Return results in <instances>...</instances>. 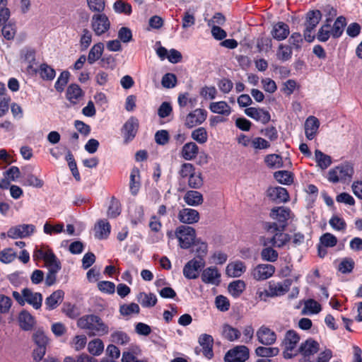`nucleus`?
<instances>
[{
    "label": "nucleus",
    "instance_id": "nucleus-1",
    "mask_svg": "<svg viewBox=\"0 0 362 362\" xmlns=\"http://www.w3.org/2000/svg\"><path fill=\"white\" fill-rule=\"evenodd\" d=\"M77 325L81 329H87L95 335L103 336L109 332L108 326L95 315H86L80 317Z\"/></svg>",
    "mask_w": 362,
    "mask_h": 362
},
{
    "label": "nucleus",
    "instance_id": "nucleus-2",
    "mask_svg": "<svg viewBox=\"0 0 362 362\" xmlns=\"http://www.w3.org/2000/svg\"><path fill=\"white\" fill-rule=\"evenodd\" d=\"M33 257L35 260L43 259L48 269L62 268L59 259L48 245L36 246L33 251Z\"/></svg>",
    "mask_w": 362,
    "mask_h": 362
},
{
    "label": "nucleus",
    "instance_id": "nucleus-3",
    "mask_svg": "<svg viewBox=\"0 0 362 362\" xmlns=\"http://www.w3.org/2000/svg\"><path fill=\"white\" fill-rule=\"evenodd\" d=\"M299 334L293 329L288 330L282 341L284 348L283 356L286 359H291L298 354L297 346L300 341Z\"/></svg>",
    "mask_w": 362,
    "mask_h": 362
},
{
    "label": "nucleus",
    "instance_id": "nucleus-4",
    "mask_svg": "<svg viewBox=\"0 0 362 362\" xmlns=\"http://www.w3.org/2000/svg\"><path fill=\"white\" fill-rule=\"evenodd\" d=\"M168 236L170 238L175 236L178 240L181 248L188 249L194 242L196 232L192 227L180 226L176 228L174 235L172 232H169Z\"/></svg>",
    "mask_w": 362,
    "mask_h": 362
},
{
    "label": "nucleus",
    "instance_id": "nucleus-5",
    "mask_svg": "<svg viewBox=\"0 0 362 362\" xmlns=\"http://www.w3.org/2000/svg\"><path fill=\"white\" fill-rule=\"evenodd\" d=\"M353 168L348 163L340 164L328 172L327 178L332 183L343 182L351 178Z\"/></svg>",
    "mask_w": 362,
    "mask_h": 362
},
{
    "label": "nucleus",
    "instance_id": "nucleus-6",
    "mask_svg": "<svg viewBox=\"0 0 362 362\" xmlns=\"http://www.w3.org/2000/svg\"><path fill=\"white\" fill-rule=\"evenodd\" d=\"M322 14L319 10L310 11L307 13L305 22L304 38L307 42H311L315 39L313 34L315 28L321 20Z\"/></svg>",
    "mask_w": 362,
    "mask_h": 362
},
{
    "label": "nucleus",
    "instance_id": "nucleus-7",
    "mask_svg": "<svg viewBox=\"0 0 362 362\" xmlns=\"http://www.w3.org/2000/svg\"><path fill=\"white\" fill-rule=\"evenodd\" d=\"M320 350V344L312 338L302 342L298 348V354L302 355L300 362H313V356Z\"/></svg>",
    "mask_w": 362,
    "mask_h": 362
},
{
    "label": "nucleus",
    "instance_id": "nucleus-8",
    "mask_svg": "<svg viewBox=\"0 0 362 362\" xmlns=\"http://www.w3.org/2000/svg\"><path fill=\"white\" fill-rule=\"evenodd\" d=\"M205 261L198 256L187 262L183 268V275L187 279H195L199 276V272L204 267Z\"/></svg>",
    "mask_w": 362,
    "mask_h": 362
},
{
    "label": "nucleus",
    "instance_id": "nucleus-9",
    "mask_svg": "<svg viewBox=\"0 0 362 362\" xmlns=\"http://www.w3.org/2000/svg\"><path fill=\"white\" fill-rule=\"evenodd\" d=\"M110 28V21L105 13H96L91 18V28L95 35L100 36Z\"/></svg>",
    "mask_w": 362,
    "mask_h": 362
},
{
    "label": "nucleus",
    "instance_id": "nucleus-10",
    "mask_svg": "<svg viewBox=\"0 0 362 362\" xmlns=\"http://www.w3.org/2000/svg\"><path fill=\"white\" fill-rule=\"evenodd\" d=\"M35 226L33 224H19L11 227L7 231V236L12 239L25 238L33 235Z\"/></svg>",
    "mask_w": 362,
    "mask_h": 362
},
{
    "label": "nucleus",
    "instance_id": "nucleus-11",
    "mask_svg": "<svg viewBox=\"0 0 362 362\" xmlns=\"http://www.w3.org/2000/svg\"><path fill=\"white\" fill-rule=\"evenodd\" d=\"M249 357V349L245 346H237L225 355L226 362H245Z\"/></svg>",
    "mask_w": 362,
    "mask_h": 362
},
{
    "label": "nucleus",
    "instance_id": "nucleus-12",
    "mask_svg": "<svg viewBox=\"0 0 362 362\" xmlns=\"http://www.w3.org/2000/svg\"><path fill=\"white\" fill-rule=\"evenodd\" d=\"M270 217L286 228L288 220L293 218V214L287 207L278 206L272 209Z\"/></svg>",
    "mask_w": 362,
    "mask_h": 362
},
{
    "label": "nucleus",
    "instance_id": "nucleus-13",
    "mask_svg": "<svg viewBox=\"0 0 362 362\" xmlns=\"http://www.w3.org/2000/svg\"><path fill=\"white\" fill-rule=\"evenodd\" d=\"M274 272V266L269 264H259L251 271V275L257 281H264L272 276Z\"/></svg>",
    "mask_w": 362,
    "mask_h": 362
},
{
    "label": "nucleus",
    "instance_id": "nucleus-14",
    "mask_svg": "<svg viewBox=\"0 0 362 362\" xmlns=\"http://www.w3.org/2000/svg\"><path fill=\"white\" fill-rule=\"evenodd\" d=\"M258 341L264 346H271L275 344L277 336L274 331L269 327L262 325L256 332Z\"/></svg>",
    "mask_w": 362,
    "mask_h": 362
},
{
    "label": "nucleus",
    "instance_id": "nucleus-15",
    "mask_svg": "<svg viewBox=\"0 0 362 362\" xmlns=\"http://www.w3.org/2000/svg\"><path fill=\"white\" fill-rule=\"evenodd\" d=\"M206 117L207 112L204 109L197 108L186 116L185 125L187 128H192L202 124Z\"/></svg>",
    "mask_w": 362,
    "mask_h": 362
},
{
    "label": "nucleus",
    "instance_id": "nucleus-16",
    "mask_svg": "<svg viewBox=\"0 0 362 362\" xmlns=\"http://www.w3.org/2000/svg\"><path fill=\"white\" fill-rule=\"evenodd\" d=\"M198 343L202 347V353L207 359L214 357V338L208 334H202L198 338Z\"/></svg>",
    "mask_w": 362,
    "mask_h": 362
},
{
    "label": "nucleus",
    "instance_id": "nucleus-17",
    "mask_svg": "<svg viewBox=\"0 0 362 362\" xmlns=\"http://www.w3.org/2000/svg\"><path fill=\"white\" fill-rule=\"evenodd\" d=\"M202 281L207 284L218 286L221 282V273L215 267H209L202 271Z\"/></svg>",
    "mask_w": 362,
    "mask_h": 362
},
{
    "label": "nucleus",
    "instance_id": "nucleus-18",
    "mask_svg": "<svg viewBox=\"0 0 362 362\" xmlns=\"http://www.w3.org/2000/svg\"><path fill=\"white\" fill-rule=\"evenodd\" d=\"M245 113L248 117L261 122L263 124H267L271 119L269 112L263 108H257L253 107H247L245 110Z\"/></svg>",
    "mask_w": 362,
    "mask_h": 362
},
{
    "label": "nucleus",
    "instance_id": "nucleus-19",
    "mask_svg": "<svg viewBox=\"0 0 362 362\" xmlns=\"http://www.w3.org/2000/svg\"><path fill=\"white\" fill-rule=\"evenodd\" d=\"M290 241V236L288 234L284 233L281 230L279 233L274 234L272 238H264L263 245H272L273 247H282Z\"/></svg>",
    "mask_w": 362,
    "mask_h": 362
},
{
    "label": "nucleus",
    "instance_id": "nucleus-20",
    "mask_svg": "<svg viewBox=\"0 0 362 362\" xmlns=\"http://www.w3.org/2000/svg\"><path fill=\"white\" fill-rule=\"evenodd\" d=\"M22 293L25 297V298H23L25 300V303H28L36 310L41 308L42 303V295L40 293L34 292L31 289L25 288L22 290Z\"/></svg>",
    "mask_w": 362,
    "mask_h": 362
},
{
    "label": "nucleus",
    "instance_id": "nucleus-21",
    "mask_svg": "<svg viewBox=\"0 0 362 362\" xmlns=\"http://www.w3.org/2000/svg\"><path fill=\"white\" fill-rule=\"evenodd\" d=\"M177 218L181 223L185 224H193L199 221V214L195 209L185 208L179 211Z\"/></svg>",
    "mask_w": 362,
    "mask_h": 362
},
{
    "label": "nucleus",
    "instance_id": "nucleus-22",
    "mask_svg": "<svg viewBox=\"0 0 362 362\" xmlns=\"http://www.w3.org/2000/svg\"><path fill=\"white\" fill-rule=\"evenodd\" d=\"M139 120L134 117H130L124 124L122 133L127 141L132 140L138 131Z\"/></svg>",
    "mask_w": 362,
    "mask_h": 362
},
{
    "label": "nucleus",
    "instance_id": "nucleus-23",
    "mask_svg": "<svg viewBox=\"0 0 362 362\" xmlns=\"http://www.w3.org/2000/svg\"><path fill=\"white\" fill-rule=\"evenodd\" d=\"M267 196L276 203H284L289 199L287 190L281 187H269L267 189Z\"/></svg>",
    "mask_w": 362,
    "mask_h": 362
},
{
    "label": "nucleus",
    "instance_id": "nucleus-24",
    "mask_svg": "<svg viewBox=\"0 0 362 362\" xmlns=\"http://www.w3.org/2000/svg\"><path fill=\"white\" fill-rule=\"evenodd\" d=\"M320 121L315 116H309L305 122V134L308 140H313L317 135L320 127Z\"/></svg>",
    "mask_w": 362,
    "mask_h": 362
},
{
    "label": "nucleus",
    "instance_id": "nucleus-25",
    "mask_svg": "<svg viewBox=\"0 0 362 362\" xmlns=\"http://www.w3.org/2000/svg\"><path fill=\"white\" fill-rule=\"evenodd\" d=\"M83 95L84 93L78 85L72 83L67 87L66 98L71 105H77L83 98Z\"/></svg>",
    "mask_w": 362,
    "mask_h": 362
},
{
    "label": "nucleus",
    "instance_id": "nucleus-26",
    "mask_svg": "<svg viewBox=\"0 0 362 362\" xmlns=\"http://www.w3.org/2000/svg\"><path fill=\"white\" fill-rule=\"evenodd\" d=\"M94 230L96 238L99 240L106 239L110 233L111 226L107 220L102 219L95 225Z\"/></svg>",
    "mask_w": 362,
    "mask_h": 362
},
{
    "label": "nucleus",
    "instance_id": "nucleus-27",
    "mask_svg": "<svg viewBox=\"0 0 362 362\" xmlns=\"http://www.w3.org/2000/svg\"><path fill=\"white\" fill-rule=\"evenodd\" d=\"M64 292L62 290L54 291L45 299V308L47 310L55 309L63 300Z\"/></svg>",
    "mask_w": 362,
    "mask_h": 362
},
{
    "label": "nucleus",
    "instance_id": "nucleus-28",
    "mask_svg": "<svg viewBox=\"0 0 362 362\" xmlns=\"http://www.w3.org/2000/svg\"><path fill=\"white\" fill-rule=\"evenodd\" d=\"M246 271V266L241 261L229 263L226 269V274L230 277H240Z\"/></svg>",
    "mask_w": 362,
    "mask_h": 362
},
{
    "label": "nucleus",
    "instance_id": "nucleus-29",
    "mask_svg": "<svg viewBox=\"0 0 362 362\" xmlns=\"http://www.w3.org/2000/svg\"><path fill=\"white\" fill-rule=\"evenodd\" d=\"M289 33L288 25L285 23L279 22L273 26L272 35L276 40L281 41L288 36Z\"/></svg>",
    "mask_w": 362,
    "mask_h": 362
},
{
    "label": "nucleus",
    "instance_id": "nucleus-30",
    "mask_svg": "<svg viewBox=\"0 0 362 362\" xmlns=\"http://www.w3.org/2000/svg\"><path fill=\"white\" fill-rule=\"evenodd\" d=\"M209 110L215 114L221 115L226 117L229 116L232 109L226 101L212 102L209 105Z\"/></svg>",
    "mask_w": 362,
    "mask_h": 362
},
{
    "label": "nucleus",
    "instance_id": "nucleus-31",
    "mask_svg": "<svg viewBox=\"0 0 362 362\" xmlns=\"http://www.w3.org/2000/svg\"><path fill=\"white\" fill-rule=\"evenodd\" d=\"M241 333L240 330L228 324H223L221 327V336L229 341L239 339Z\"/></svg>",
    "mask_w": 362,
    "mask_h": 362
},
{
    "label": "nucleus",
    "instance_id": "nucleus-32",
    "mask_svg": "<svg viewBox=\"0 0 362 362\" xmlns=\"http://www.w3.org/2000/svg\"><path fill=\"white\" fill-rule=\"evenodd\" d=\"M290 284L287 282L269 283V292L270 297H276L284 295L289 289Z\"/></svg>",
    "mask_w": 362,
    "mask_h": 362
},
{
    "label": "nucleus",
    "instance_id": "nucleus-33",
    "mask_svg": "<svg viewBox=\"0 0 362 362\" xmlns=\"http://www.w3.org/2000/svg\"><path fill=\"white\" fill-rule=\"evenodd\" d=\"M199 152L197 145L194 142L185 144L182 148L181 156L186 160H192L196 158Z\"/></svg>",
    "mask_w": 362,
    "mask_h": 362
},
{
    "label": "nucleus",
    "instance_id": "nucleus-34",
    "mask_svg": "<svg viewBox=\"0 0 362 362\" xmlns=\"http://www.w3.org/2000/svg\"><path fill=\"white\" fill-rule=\"evenodd\" d=\"M104 51V45L102 42L95 44L90 49L86 57L88 64H93L96 61L101 59Z\"/></svg>",
    "mask_w": 362,
    "mask_h": 362
},
{
    "label": "nucleus",
    "instance_id": "nucleus-35",
    "mask_svg": "<svg viewBox=\"0 0 362 362\" xmlns=\"http://www.w3.org/2000/svg\"><path fill=\"white\" fill-rule=\"evenodd\" d=\"M184 201L189 206H197L203 203L204 199L199 192L189 190L185 194Z\"/></svg>",
    "mask_w": 362,
    "mask_h": 362
},
{
    "label": "nucleus",
    "instance_id": "nucleus-36",
    "mask_svg": "<svg viewBox=\"0 0 362 362\" xmlns=\"http://www.w3.org/2000/svg\"><path fill=\"white\" fill-rule=\"evenodd\" d=\"M136 299L138 302L144 308H151L154 306L157 303V297L155 294L145 292H140Z\"/></svg>",
    "mask_w": 362,
    "mask_h": 362
},
{
    "label": "nucleus",
    "instance_id": "nucleus-37",
    "mask_svg": "<svg viewBox=\"0 0 362 362\" xmlns=\"http://www.w3.org/2000/svg\"><path fill=\"white\" fill-rule=\"evenodd\" d=\"M315 160L317 165L322 170L327 169L332 163L331 156L318 149L315 151Z\"/></svg>",
    "mask_w": 362,
    "mask_h": 362
},
{
    "label": "nucleus",
    "instance_id": "nucleus-38",
    "mask_svg": "<svg viewBox=\"0 0 362 362\" xmlns=\"http://www.w3.org/2000/svg\"><path fill=\"white\" fill-rule=\"evenodd\" d=\"M140 175L139 170L134 168L130 174L129 189L133 195H136L140 188Z\"/></svg>",
    "mask_w": 362,
    "mask_h": 362
},
{
    "label": "nucleus",
    "instance_id": "nucleus-39",
    "mask_svg": "<svg viewBox=\"0 0 362 362\" xmlns=\"http://www.w3.org/2000/svg\"><path fill=\"white\" fill-rule=\"evenodd\" d=\"M18 320L21 327L24 330H30L35 324L34 317L27 311H22Z\"/></svg>",
    "mask_w": 362,
    "mask_h": 362
},
{
    "label": "nucleus",
    "instance_id": "nucleus-40",
    "mask_svg": "<svg viewBox=\"0 0 362 362\" xmlns=\"http://www.w3.org/2000/svg\"><path fill=\"white\" fill-rule=\"evenodd\" d=\"M246 284L243 280H235L228 285L229 293L235 298L239 297L245 289Z\"/></svg>",
    "mask_w": 362,
    "mask_h": 362
},
{
    "label": "nucleus",
    "instance_id": "nucleus-41",
    "mask_svg": "<svg viewBox=\"0 0 362 362\" xmlns=\"http://www.w3.org/2000/svg\"><path fill=\"white\" fill-rule=\"evenodd\" d=\"M346 25V18L343 16L338 17L334 23L332 28H331L332 37H339L342 35Z\"/></svg>",
    "mask_w": 362,
    "mask_h": 362
},
{
    "label": "nucleus",
    "instance_id": "nucleus-42",
    "mask_svg": "<svg viewBox=\"0 0 362 362\" xmlns=\"http://www.w3.org/2000/svg\"><path fill=\"white\" fill-rule=\"evenodd\" d=\"M255 354L262 358L274 357L279 354V349L278 347L258 346L255 349Z\"/></svg>",
    "mask_w": 362,
    "mask_h": 362
},
{
    "label": "nucleus",
    "instance_id": "nucleus-43",
    "mask_svg": "<svg viewBox=\"0 0 362 362\" xmlns=\"http://www.w3.org/2000/svg\"><path fill=\"white\" fill-rule=\"evenodd\" d=\"M88 350L93 356L100 355L104 350V344L101 339H95L88 344Z\"/></svg>",
    "mask_w": 362,
    "mask_h": 362
},
{
    "label": "nucleus",
    "instance_id": "nucleus-44",
    "mask_svg": "<svg viewBox=\"0 0 362 362\" xmlns=\"http://www.w3.org/2000/svg\"><path fill=\"white\" fill-rule=\"evenodd\" d=\"M330 21V20L327 19L326 23L320 27L317 34V39L320 42H326L332 36Z\"/></svg>",
    "mask_w": 362,
    "mask_h": 362
},
{
    "label": "nucleus",
    "instance_id": "nucleus-45",
    "mask_svg": "<svg viewBox=\"0 0 362 362\" xmlns=\"http://www.w3.org/2000/svg\"><path fill=\"white\" fill-rule=\"evenodd\" d=\"M279 253L272 247V245H267L261 251V257L262 260L274 262L277 260Z\"/></svg>",
    "mask_w": 362,
    "mask_h": 362
},
{
    "label": "nucleus",
    "instance_id": "nucleus-46",
    "mask_svg": "<svg viewBox=\"0 0 362 362\" xmlns=\"http://www.w3.org/2000/svg\"><path fill=\"white\" fill-rule=\"evenodd\" d=\"M93 34L90 30L87 28H84L81 31L80 36V47L81 51L86 50L92 42Z\"/></svg>",
    "mask_w": 362,
    "mask_h": 362
},
{
    "label": "nucleus",
    "instance_id": "nucleus-47",
    "mask_svg": "<svg viewBox=\"0 0 362 362\" xmlns=\"http://www.w3.org/2000/svg\"><path fill=\"white\" fill-rule=\"evenodd\" d=\"M37 72L42 79L47 81L53 80L56 75L54 69L47 64H42Z\"/></svg>",
    "mask_w": 362,
    "mask_h": 362
},
{
    "label": "nucleus",
    "instance_id": "nucleus-48",
    "mask_svg": "<svg viewBox=\"0 0 362 362\" xmlns=\"http://www.w3.org/2000/svg\"><path fill=\"white\" fill-rule=\"evenodd\" d=\"M195 11L194 9L189 8L185 11L182 19V27L183 29H187L193 26L195 24Z\"/></svg>",
    "mask_w": 362,
    "mask_h": 362
},
{
    "label": "nucleus",
    "instance_id": "nucleus-49",
    "mask_svg": "<svg viewBox=\"0 0 362 362\" xmlns=\"http://www.w3.org/2000/svg\"><path fill=\"white\" fill-rule=\"evenodd\" d=\"M110 340L117 344L126 345L129 343L130 338L127 333L122 331H115L111 334Z\"/></svg>",
    "mask_w": 362,
    "mask_h": 362
},
{
    "label": "nucleus",
    "instance_id": "nucleus-50",
    "mask_svg": "<svg viewBox=\"0 0 362 362\" xmlns=\"http://www.w3.org/2000/svg\"><path fill=\"white\" fill-rule=\"evenodd\" d=\"M321 310V305L316 300L309 299L305 303L303 312L305 314L313 315L320 313Z\"/></svg>",
    "mask_w": 362,
    "mask_h": 362
},
{
    "label": "nucleus",
    "instance_id": "nucleus-51",
    "mask_svg": "<svg viewBox=\"0 0 362 362\" xmlns=\"http://www.w3.org/2000/svg\"><path fill=\"white\" fill-rule=\"evenodd\" d=\"M113 9L117 13L129 16L132 13V6L122 0L116 1L113 4Z\"/></svg>",
    "mask_w": 362,
    "mask_h": 362
},
{
    "label": "nucleus",
    "instance_id": "nucleus-52",
    "mask_svg": "<svg viewBox=\"0 0 362 362\" xmlns=\"http://www.w3.org/2000/svg\"><path fill=\"white\" fill-rule=\"evenodd\" d=\"M191 136L200 144H205L208 140V133L204 127H199L192 131Z\"/></svg>",
    "mask_w": 362,
    "mask_h": 362
},
{
    "label": "nucleus",
    "instance_id": "nucleus-53",
    "mask_svg": "<svg viewBox=\"0 0 362 362\" xmlns=\"http://www.w3.org/2000/svg\"><path fill=\"white\" fill-rule=\"evenodd\" d=\"M277 182L283 185H290L293 182L291 173L286 170L277 171L274 175Z\"/></svg>",
    "mask_w": 362,
    "mask_h": 362
},
{
    "label": "nucleus",
    "instance_id": "nucleus-54",
    "mask_svg": "<svg viewBox=\"0 0 362 362\" xmlns=\"http://www.w3.org/2000/svg\"><path fill=\"white\" fill-rule=\"evenodd\" d=\"M140 308L138 304L132 303L129 304H124L119 308V313L123 316H129L132 314H138Z\"/></svg>",
    "mask_w": 362,
    "mask_h": 362
},
{
    "label": "nucleus",
    "instance_id": "nucleus-55",
    "mask_svg": "<svg viewBox=\"0 0 362 362\" xmlns=\"http://www.w3.org/2000/svg\"><path fill=\"white\" fill-rule=\"evenodd\" d=\"M354 261L350 257H345L341 259L338 266V270L342 274L351 273L354 268Z\"/></svg>",
    "mask_w": 362,
    "mask_h": 362
},
{
    "label": "nucleus",
    "instance_id": "nucleus-56",
    "mask_svg": "<svg viewBox=\"0 0 362 362\" xmlns=\"http://www.w3.org/2000/svg\"><path fill=\"white\" fill-rule=\"evenodd\" d=\"M277 58L283 62L287 61L291 58L292 49L288 45H280L276 52Z\"/></svg>",
    "mask_w": 362,
    "mask_h": 362
},
{
    "label": "nucleus",
    "instance_id": "nucleus-57",
    "mask_svg": "<svg viewBox=\"0 0 362 362\" xmlns=\"http://www.w3.org/2000/svg\"><path fill=\"white\" fill-rule=\"evenodd\" d=\"M64 225L63 223H57L54 226L46 222L43 226V231L45 234L52 235L53 234H58L64 231Z\"/></svg>",
    "mask_w": 362,
    "mask_h": 362
},
{
    "label": "nucleus",
    "instance_id": "nucleus-58",
    "mask_svg": "<svg viewBox=\"0 0 362 362\" xmlns=\"http://www.w3.org/2000/svg\"><path fill=\"white\" fill-rule=\"evenodd\" d=\"M10 16V10L7 8V0H0V26L8 21Z\"/></svg>",
    "mask_w": 362,
    "mask_h": 362
},
{
    "label": "nucleus",
    "instance_id": "nucleus-59",
    "mask_svg": "<svg viewBox=\"0 0 362 362\" xmlns=\"http://www.w3.org/2000/svg\"><path fill=\"white\" fill-rule=\"evenodd\" d=\"M87 4L91 11L98 13H103L105 8V0H87Z\"/></svg>",
    "mask_w": 362,
    "mask_h": 362
},
{
    "label": "nucleus",
    "instance_id": "nucleus-60",
    "mask_svg": "<svg viewBox=\"0 0 362 362\" xmlns=\"http://www.w3.org/2000/svg\"><path fill=\"white\" fill-rule=\"evenodd\" d=\"M320 243L325 247H332L337 243V238L332 233H326L320 239Z\"/></svg>",
    "mask_w": 362,
    "mask_h": 362
},
{
    "label": "nucleus",
    "instance_id": "nucleus-61",
    "mask_svg": "<svg viewBox=\"0 0 362 362\" xmlns=\"http://www.w3.org/2000/svg\"><path fill=\"white\" fill-rule=\"evenodd\" d=\"M263 228L268 233L274 235L279 233L281 230H284V226L280 225L277 222H264L263 223Z\"/></svg>",
    "mask_w": 362,
    "mask_h": 362
},
{
    "label": "nucleus",
    "instance_id": "nucleus-62",
    "mask_svg": "<svg viewBox=\"0 0 362 362\" xmlns=\"http://www.w3.org/2000/svg\"><path fill=\"white\" fill-rule=\"evenodd\" d=\"M69 75V72L67 71L61 73L54 84V88L57 91H63L64 86L68 83Z\"/></svg>",
    "mask_w": 362,
    "mask_h": 362
},
{
    "label": "nucleus",
    "instance_id": "nucleus-63",
    "mask_svg": "<svg viewBox=\"0 0 362 362\" xmlns=\"http://www.w3.org/2000/svg\"><path fill=\"white\" fill-rule=\"evenodd\" d=\"M121 213V209L119 202L112 198L107 210V216L109 218H115Z\"/></svg>",
    "mask_w": 362,
    "mask_h": 362
},
{
    "label": "nucleus",
    "instance_id": "nucleus-64",
    "mask_svg": "<svg viewBox=\"0 0 362 362\" xmlns=\"http://www.w3.org/2000/svg\"><path fill=\"white\" fill-rule=\"evenodd\" d=\"M43 185L44 182L33 174H28L23 182V185L36 188H41Z\"/></svg>",
    "mask_w": 362,
    "mask_h": 362
}]
</instances>
